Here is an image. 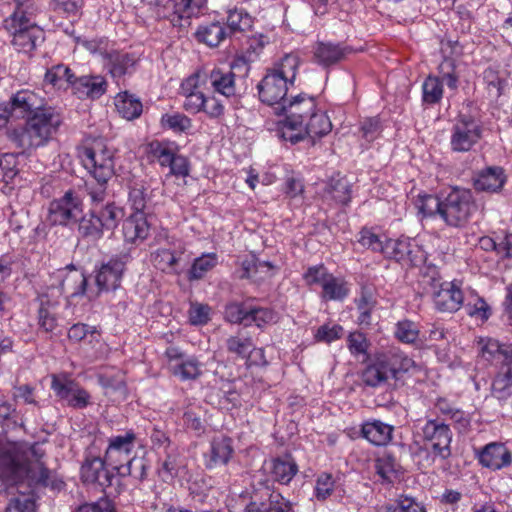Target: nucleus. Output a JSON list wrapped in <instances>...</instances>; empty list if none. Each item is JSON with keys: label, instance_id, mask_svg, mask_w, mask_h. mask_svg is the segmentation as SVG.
Segmentation results:
<instances>
[{"label": "nucleus", "instance_id": "nucleus-1", "mask_svg": "<svg viewBox=\"0 0 512 512\" xmlns=\"http://www.w3.org/2000/svg\"><path fill=\"white\" fill-rule=\"evenodd\" d=\"M16 119H26L23 125L7 131L8 140L21 153L31 154L45 146L62 124L61 114L47 106L45 99L32 90L17 91L10 98Z\"/></svg>", "mask_w": 512, "mask_h": 512}, {"label": "nucleus", "instance_id": "nucleus-2", "mask_svg": "<svg viewBox=\"0 0 512 512\" xmlns=\"http://www.w3.org/2000/svg\"><path fill=\"white\" fill-rule=\"evenodd\" d=\"M44 452L38 444L8 443L0 446V480L7 485L27 484L29 488L60 490L64 483L41 461Z\"/></svg>", "mask_w": 512, "mask_h": 512}, {"label": "nucleus", "instance_id": "nucleus-3", "mask_svg": "<svg viewBox=\"0 0 512 512\" xmlns=\"http://www.w3.org/2000/svg\"><path fill=\"white\" fill-rule=\"evenodd\" d=\"M15 8L3 26L12 37L11 44L19 53L30 55L44 41V31L37 25L38 0H13Z\"/></svg>", "mask_w": 512, "mask_h": 512}, {"label": "nucleus", "instance_id": "nucleus-4", "mask_svg": "<svg viewBox=\"0 0 512 512\" xmlns=\"http://www.w3.org/2000/svg\"><path fill=\"white\" fill-rule=\"evenodd\" d=\"M415 362L406 354L396 350H390L376 355L375 359L361 372L360 378L365 386L376 388L385 384L389 385L394 380L393 389L403 385V375L407 373Z\"/></svg>", "mask_w": 512, "mask_h": 512}, {"label": "nucleus", "instance_id": "nucleus-5", "mask_svg": "<svg viewBox=\"0 0 512 512\" xmlns=\"http://www.w3.org/2000/svg\"><path fill=\"white\" fill-rule=\"evenodd\" d=\"M479 356L497 369L491 384V394L500 401L512 396V344H500L487 339L479 342Z\"/></svg>", "mask_w": 512, "mask_h": 512}, {"label": "nucleus", "instance_id": "nucleus-6", "mask_svg": "<svg viewBox=\"0 0 512 512\" xmlns=\"http://www.w3.org/2000/svg\"><path fill=\"white\" fill-rule=\"evenodd\" d=\"M476 210L477 205L471 190L453 188L443 198L441 219L450 227L463 228Z\"/></svg>", "mask_w": 512, "mask_h": 512}, {"label": "nucleus", "instance_id": "nucleus-7", "mask_svg": "<svg viewBox=\"0 0 512 512\" xmlns=\"http://www.w3.org/2000/svg\"><path fill=\"white\" fill-rule=\"evenodd\" d=\"M82 162L99 183H107L114 175V150L101 138L94 139L82 151Z\"/></svg>", "mask_w": 512, "mask_h": 512}, {"label": "nucleus", "instance_id": "nucleus-8", "mask_svg": "<svg viewBox=\"0 0 512 512\" xmlns=\"http://www.w3.org/2000/svg\"><path fill=\"white\" fill-rule=\"evenodd\" d=\"M383 255L407 267L421 266L427 258L422 247L410 238L385 239Z\"/></svg>", "mask_w": 512, "mask_h": 512}, {"label": "nucleus", "instance_id": "nucleus-9", "mask_svg": "<svg viewBox=\"0 0 512 512\" xmlns=\"http://www.w3.org/2000/svg\"><path fill=\"white\" fill-rule=\"evenodd\" d=\"M83 204L81 199L72 190L65 192L60 198L50 202L48 208V221L52 225L68 226L78 221L82 215Z\"/></svg>", "mask_w": 512, "mask_h": 512}, {"label": "nucleus", "instance_id": "nucleus-10", "mask_svg": "<svg viewBox=\"0 0 512 512\" xmlns=\"http://www.w3.org/2000/svg\"><path fill=\"white\" fill-rule=\"evenodd\" d=\"M423 439L434 457L445 460L451 456L452 431L438 419H429L422 428Z\"/></svg>", "mask_w": 512, "mask_h": 512}, {"label": "nucleus", "instance_id": "nucleus-11", "mask_svg": "<svg viewBox=\"0 0 512 512\" xmlns=\"http://www.w3.org/2000/svg\"><path fill=\"white\" fill-rule=\"evenodd\" d=\"M356 50L346 42L316 41L312 46V61L323 69H331L348 60Z\"/></svg>", "mask_w": 512, "mask_h": 512}, {"label": "nucleus", "instance_id": "nucleus-12", "mask_svg": "<svg viewBox=\"0 0 512 512\" xmlns=\"http://www.w3.org/2000/svg\"><path fill=\"white\" fill-rule=\"evenodd\" d=\"M132 260L129 250H123L102 263L96 272V285L101 291L116 290L123 278L126 265Z\"/></svg>", "mask_w": 512, "mask_h": 512}, {"label": "nucleus", "instance_id": "nucleus-13", "mask_svg": "<svg viewBox=\"0 0 512 512\" xmlns=\"http://www.w3.org/2000/svg\"><path fill=\"white\" fill-rule=\"evenodd\" d=\"M280 108L286 114L282 132L290 134L303 126L304 122L316 110V102L313 97L297 95L283 102Z\"/></svg>", "mask_w": 512, "mask_h": 512}, {"label": "nucleus", "instance_id": "nucleus-14", "mask_svg": "<svg viewBox=\"0 0 512 512\" xmlns=\"http://www.w3.org/2000/svg\"><path fill=\"white\" fill-rule=\"evenodd\" d=\"M51 388L68 407L84 409L90 404V394L65 374L52 375Z\"/></svg>", "mask_w": 512, "mask_h": 512}, {"label": "nucleus", "instance_id": "nucleus-15", "mask_svg": "<svg viewBox=\"0 0 512 512\" xmlns=\"http://www.w3.org/2000/svg\"><path fill=\"white\" fill-rule=\"evenodd\" d=\"M136 434L133 430H128L124 434L111 436L108 439L104 457L107 466L113 471H117V467L123 466L132 459L131 453L136 445Z\"/></svg>", "mask_w": 512, "mask_h": 512}, {"label": "nucleus", "instance_id": "nucleus-16", "mask_svg": "<svg viewBox=\"0 0 512 512\" xmlns=\"http://www.w3.org/2000/svg\"><path fill=\"white\" fill-rule=\"evenodd\" d=\"M482 129L471 116H460L451 134V148L456 152L469 151L481 138Z\"/></svg>", "mask_w": 512, "mask_h": 512}, {"label": "nucleus", "instance_id": "nucleus-17", "mask_svg": "<svg viewBox=\"0 0 512 512\" xmlns=\"http://www.w3.org/2000/svg\"><path fill=\"white\" fill-rule=\"evenodd\" d=\"M105 457L101 458L94 455H87L81 465L80 477L83 483L93 484L101 487L103 490L112 485L114 478L113 471L106 468Z\"/></svg>", "mask_w": 512, "mask_h": 512}, {"label": "nucleus", "instance_id": "nucleus-18", "mask_svg": "<svg viewBox=\"0 0 512 512\" xmlns=\"http://www.w3.org/2000/svg\"><path fill=\"white\" fill-rule=\"evenodd\" d=\"M331 129L332 123L329 117L325 113L315 110L304 122L302 127L294 133L288 134L287 132H282V137L295 144L303 140L306 136L312 139L323 137L327 135Z\"/></svg>", "mask_w": 512, "mask_h": 512}, {"label": "nucleus", "instance_id": "nucleus-19", "mask_svg": "<svg viewBox=\"0 0 512 512\" xmlns=\"http://www.w3.org/2000/svg\"><path fill=\"white\" fill-rule=\"evenodd\" d=\"M289 86L288 82L283 80L280 76H276L269 70L262 80L257 84L258 96L262 103L269 106L283 105L288 98H286Z\"/></svg>", "mask_w": 512, "mask_h": 512}, {"label": "nucleus", "instance_id": "nucleus-20", "mask_svg": "<svg viewBox=\"0 0 512 512\" xmlns=\"http://www.w3.org/2000/svg\"><path fill=\"white\" fill-rule=\"evenodd\" d=\"M246 512H295L293 503L282 496L281 493L271 490L268 486L259 495L256 491L251 502L246 507Z\"/></svg>", "mask_w": 512, "mask_h": 512}, {"label": "nucleus", "instance_id": "nucleus-21", "mask_svg": "<svg viewBox=\"0 0 512 512\" xmlns=\"http://www.w3.org/2000/svg\"><path fill=\"white\" fill-rule=\"evenodd\" d=\"M207 0H169L166 9L173 26L183 27L192 17H197L205 8Z\"/></svg>", "mask_w": 512, "mask_h": 512}, {"label": "nucleus", "instance_id": "nucleus-22", "mask_svg": "<svg viewBox=\"0 0 512 512\" xmlns=\"http://www.w3.org/2000/svg\"><path fill=\"white\" fill-rule=\"evenodd\" d=\"M198 73L207 92L211 90L225 98L236 96L235 74L231 70L213 69L209 73Z\"/></svg>", "mask_w": 512, "mask_h": 512}, {"label": "nucleus", "instance_id": "nucleus-23", "mask_svg": "<svg viewBox=\"0 0 512 512\" xmlns=\"http://www.w3.org/2000/svg\"><path fill=\"white\" fill-rule=\"evenodd\" d=\"M138 58L134 53L114 49L109 52L108 57L103 62V67L107 73L118 83L126 75H131L136 70Z\"/></svg>", "mask_w": 512, "mask_h": 512}, {"label": "nucleus", "instance_id": "nucleus-24", "mask_svg": "<svg viewBox=\"0 0 512 512\" xmlns=\"http://www.w3.org/2000/svg\"><path fill=\"white\" fill-rule=\"evenodd\" d=\"M479 463L491 470H500L512 464V453L500 442L485 445L478 453Z\"/></svg>", "mask_w": 512, "mask_h": 512}, {"label": "nucleus", "instance_id": "nucleus-25", "mask_svg": "<svg viewBox=\"0 0 512 512\" xmlns=\"http://www.w3.org/2000/svg\"><path fill=\"white\" fill-rule=\"evenodd\" d=\"M184 253L185 247L183 245H178L174 249L158 248L151 253L150 260L156 269L164 273L180 275L182 272L180 263Z\"/></svg>", "mask_w": 512, "mask_h": 512}, {"label": "nucleus", "instance_id": "nucleus-26", "mask_svg": "<svg viewBox=\"0 0 512 512\" xmlns=\"http://www.w3.org/2000/svg\"><path fill=\"white\" fill-rule=\"evenodd\" d=\"M433 302L438 311L453 313L465 302V294L453 282H445L434 292Z\"/></svg>", "mask_w": 512, "mask_h": 512}, {"label": "nucleus", "instance_id": "nucleus-27", "mask_svg": "<svg viewBox=\"0 0 512 512\" xmlns=\"http://www.w3.org/2000/svg\"><path fill=\"white\" fill-rule=\"evenodd\" d=\"M181 89L185 95L183 107L186 111L192 113L201 112L204 105V98L206 96L204 84L199 76L195 73L188 77L181 85Z\"/></svg>", "mask_w": 512, "mask_h": 512}, {"label": "nucleus", "instance_id": "nucleus-28", "mask_svg": "<svg viewBox=\"0 0 512 512\" xmlns=\"http://www.w3.org/2000/svg\"><path fill=\"white\" fill-rule=\"evenodd\" d=\"M51 280L56 283L57 286L65 288L64 295L67 297H75L83 295L87 287V279L85 275L71 267L69 271L66 269L58 270L52 277Z\"/></svg>", "mask_w": 512, "mask_h": 512}, {"label": "nucleus", "instance_id": "nucleus-29", "mask_svg": "<svg viewBox=\"0 0 512 512\" xmlns=\"http://www.w3.org/2000/svg\"><path fill=\"white\" fill-rule=\"evenodd\" d=\"M107 86L106 79L101 75H84L74 78L72 88L79 98L94 100L106 93Z\"/></svg>", "mask_w": 512, "mask_h": 512}, {"label": "nucleus", "instance_id": "nucleus-30", "mask_svg": "<svg viewBox=\"0 0 512 512\" xmlns=\"http://www.w3.org/2000/svg\"><path fill=\"white\" fill-rule=\"evenodd\" d=\"M124 240L131 244L142 243L150 233V225L146 214L134 212L127 217L122 225Z\"/></svg>", "mask_w": 512, "mask_h": 512}, {"label": "nucleus", "instance_id": "nucleus-31", "mask_svg": "<svg viewBox=\"0 0 512 512\" xmlns=\"http://www.w3.org/2000/svg\"><path fill=\"white\" fill-rule=\"evenodd\" d=\"M506 182V175L502 167H488L474 179V188L478 191L499 192Z\"/></svg>", "mask_w": 512, "mask_h": 512}, {"label": "nucleus", "instance_id": "nucleus-32", "mask_svg": "<svg viewBox=\"0 0 512 512\" xmlns=\"http://www.w3.org/2000/svg\"><path fill=\"white\" fill-rule=\"evenodd\" d=\"M228 35L226 28L219 21L199 25L194 33L198 43L210 48L218 47Z\"/></svg>", "mask_w": 512, "mask_h": 512}, {"label": "nucleus", "instance_id": "nucleus-33", "mask_svg": "<svg viewBox=\"0 0 512 512\" xmlns=\"http://www.w3.org/2000/svg\"><path fill=\"white\" fill-rule=\"evenodd\" d=\"M234 453L232 439L226 436L213 438L206 467L212 469L219 465H226Z\"/></svg>", "mask_w": 512, "mask_h": 512}, {"label": "nucleus", "instance_id": "nucleus-34", "mask_svg": "<svg viewBox=\"0 0 512 512\" xmlns=\"http://www.w3.org/2000/svg\"><path fill=\"white\" fill-rule=\"evenodd\" d=\"M394 427L380 420L367 421L361 428L362 436L376 446L388 444L392 439Z\"/></svg>", "mask_w": 512, "mask_h": 512}, {"label": "nucleus", "instance_id": "nucleus-35", "mask_svg": "<svg viewBox=\"0 0 512 512\" xmlns=\"http://www.w3.org/2000/svg\"><path fill=\"white\" fill-rule=\"evenodd\" d=\"M298 472V465L291 456L278 457L271 461L270 473L274 481L287 485Z\"/></svg>", "mask_w": 512, "mask_h": 512}, {"label": "nucleus", "instance_id": "nucleus-36", "mask_svg": "<svg viewBox=\"0 0 512 512\" xmlns=\"http://www.w3.org/2000/svg\"><path fill=\"white\" fill-rule=\"evenodd\" d=\"M324 193L336 203L347 205L351 200V183L346 177L337 174L331 177L325 187Z\"/></svg>", "mask_w": 512, "mask_h": 512}, {"label": "nucleus", "instance_id": "nucleus-37", "mask_svg": "<svg viewBox=\"0 0 512 512\" xmlns=\"http://www.w3.org/2000/svg\"><path fill=\"white\" fill-rule=\"evenodd\" d=\"M299 66L300 58L298 55L290 53L286 54L279 61L275 62L273 67L269 68L268 70L276 76H280L283 80L293 86Z\"/></svg>", "mask_w": 512, "mask_h": 512}, {"label": "nucleus", "instance_id": "nucleus-38", "mask_svg": "<svg viewBox=\"0 0 512 512\" xmlns=\"http://www.w3.org/2000/svg\"><path fill=\"white\" fill-rule=\"evenodd\" d=\"M115 107L118 113L127 120L138 118L143 111V105L140 99L127 91L117 94L115 97Z\"/></svg>", "mask_w": 512, "mask_h": 512}, {"label": "nucleus", "instance_id": "nucleus-39", "mask_svg": "<svg viewBox=\"0 0 512 512\" xmlns=\"http://www.w3.org/2000/svg\"><path fill=\"white\" fill-rule=\"evenodd\" d=\"M92 210L99 219L103 229L108 231L114 230L124 217L123 208L114 202H107L105 205L93 207Z\"/></svg>", "mask_w": 512, "mask_h": 512}, {"label": "nucleus", "instance_id": "nucleus-40", "mask_svg": "<svg viewBox=\"0 0 512 512\" xmlns=\"http://www.w3.org/2000/svg\"><path fill=\"white\" fill-rule=\"evenodd\" d=\"M349 291L348 283L344 279L330 273L323 283L321 297L326 301H342L348 296Z\"/></svg>", "mask_w": 512, "mask_h": 512}, {"label": "nucleus", "instance_id": "nucleus-41", "mask_svg": "<svg viewBox=\"0 0 512 512\" xmlns=\"http://www.w3.org/2000/svg\"><path fill=\"white\" fill-rule=\"evenodd\" d=\"M75 75L69 67L58 64L52 66L45 73L44 84L51 85L53 88L62 89L68 85L73 86Z\"/></svg>", "mask_w": 512, "mask_h": 512}, {"label": "nucleus", "instance_id": "nucleus-42", "mask_svg": "<svg viewBox=\"0 0 512 512\" xmlns=\"http://www.w3.org/2000/svg\"><path fill=\"white\" fill-rule=\"evenodd\" d=\"M78 221V234L82 238L96 241L103 236L104 229L92 209L89 214L81 215Z\"/></svg>", "mask_w": 512, "mask_h": 512}, {"label": "nucleus", "instance_id": "nucleus-43", "mask_svg": "<svg viewBox=\"0 0 512 512\" xmlns=\"http://www.w3.org/2000/svg\"><path fill=\"white\" fill-rule=\"evenodd\" d=\"M375 471L383 481L392 483L401 473V466L393 455L384 454L375 460Z\"/></svg>", "mask_w": 512, "mask_h": 512}, {"label": "nucleus", "instance_id": "nucleus-44", "mask_svg": "<svg viewBox=\"0 0 512 512\" xmlns=\"http://www.w3.org/2000/svg\"><path fill=\"white\" fill-rule=\"evenodd\" d=\"M278 321L277 313L269 307L250 305L248 308V326L254 324L259 329H264Z\"/></svg>", "mask_w": 512, "mask_h": 512}, {"label": "nucleus", "instance_id": "nucleus-45", "mask_svg": "<svg viewBox=\"0 0 512 512\" xmlns=\"http://www.w3.org/2000/svg\"><path fill=\"white\" fill-rule=\"evenodd\" d=\"M226 349L237 358L248 359L254 349V343L250 336L239 332L226 340Z\"/></svg>", "mask_w": 512, "mask_h": 512}, {"label": "nucleus", "instance_id": "nucleus-46", "mask_svg": "<svg viewBox=\"0 0 512 512\" xmlns=\"http://www.w3.org/2000/svg\"><path fill=\"white\" fill-rule=\"evenodd\" d=\"M253 25L251 15L243 8L234 7L227 11V26L230 34L245 32Z\"/></svg>", "mask_w": 512, "mask_h": 512}, {"label": "nucleus", "instance_id": "nucleus-47", "mask_svg": "<svg viewBox=\"0 0 512 512\" xmlns=\"http://www.w3.org/2000/svg\"><path fill=\"white\" fill-rule=\"evenodd\" d=\"M443 84L439 77L429 75L422 84V102L432 106L438 104L443 97Z\"/></svg>", "mask_w": 512, "mask_h": 512}, {"label": "nucleus", "instance_id": "nucleus-48", "mask_svg": "<svg viewBox=\"0 0 512 512\" xmlns=\"http://www.w3.org/2000/svg\"><path fill=\"white\" fill-rule=\"evenodd\" d=\"M161 127L176 134L187 133L192 128V120L183 113H165L160 119Z\"/></svg>", "mask_w": 512, "mask_h": 512}, {"label": "nucleus", "instance_id": "nucleus-49", "mask_svg": "<svg viewBox=\"0 0 512 512\" xmlns=\"http://www.w3.org/2000/svg\"><path fill=\"white\" fill-rule=\"evenodd\" d=\"M172 373L181 380H195L201 375V364L195 357L171 364Z\"/></svg>", "mask_w": 512, "mask_h": 512}, {"label": "nucleus", "instance_id": "nucleus-50", "mask_svg": "<svg viewBox=\"0 0 512 512\" xmlns=\"http://www.w3.org/2000/svg\"><path fill=\"white\" fill-rule=\"evenodd\" d=\"M148 465L142 457H132L123 466L117 467V475L119 477L130 476L140 482L144 481L147 477Z\"/></svg>", "mask_w": 512, "mask_h": 512}, {"label": "nucleus", "instance_id": "nucleus-51", "mask_svg": "<svg viewBox=\"0 0 512 512\" xmlns=\"http://www.w3.org/2000/svg\"><path fill=\"white\" fill-rule=\"evenodd\" d=\"M217 264V256L215 253L203 254L196 258L188 271L189 281L202 279Z\"/></svg>", "mask_w": 512, "mask_h": 512}, {"label": "nucleus", "instance_id": "nucleus-52", "mask_svg": "<svg viewBox=\"0 0 512 512\" xmlns=\"http://www.w3.org/2000/svg\"><path fill=\"white\" fill-rule=\"evenodd\" d=\"M357 309L359 311L358 323L362 326L371 324V312L376 305L373 294L366 288L361 290L360 296L355 299Z\"/></svg>", "mask_w": 512, "mask_h": 512}, {"label": "nucleus", "instance_id": "nucleus-53", "mask_svg": "<svg viewBox=\"0 0 512 512\" xmlns=\"http://www.w3.org/2000/svg\"><path fill=\"white\" fill-rule=\"evenodd\" d=\"M469 316H476L482 320H487L490 316V309L485 300L473 292L465 294V302L462 306Z\"/></svg>", "mask_w": 512, "mask_h": 512}, {"label": "nucleus", "instance_id": "nucleus-54", "mask_svg": "<svg viewBox=\"0 0 512 512\" xmlns=\"http://www.w3.org/2000/svg\"><path fill=\"white\" fill-rule=\"evenodd\" d=\"M249 307L248 301L241 303L236 301L229 302L225 306L224 318L229 323L248 327L247 315Z\"/></svg>", "mask_w": 512, "mask_h": 512}, {"label": "nucleus", "instance_id": "nucleus-55", "mask_svg": "<svg viewBox=\"0 0 512 512\" xmlns=\"http://www.w3.org/2000/svg\"><path fill=\"white\" fill-rule=\"evenodd\" d=\"M416 207L424 217L440 216L443 210V198L432 194L419 195Z\"/></svg>", "mask_w": 512, "mask_h": 512}, {"label": "nucleus", "instance_id": "nucleus-56", "mask_svg": "<svg viewBox=\"0 0 512 512\" xmlns=\"http://www.w3.org/2000/svg\"><path fill=\"white\" fill-rule=\"evenodd\" d=\"M65 288L62 286H57L53 280L51 283L45 288L43 292L38 295V300L40 303L39 308H44L46 310H53L60 304V299L64 296Z\"/></svg>", "mask_w": 512, "mask_h": 512}, {"label": "nucleus", "instance_id": "nucleus-57", "mask_svg": "<svg viewBox=\"0 0 512 512\" xmlns=\"http://www.w3.org/2000/svg\"><path fill=\"white\" fill-rule=\"evenodd\" d=\"M385 239L387 238L384 237V239H382V237L376 234L372 229L365 227L358 233L357 242L366 249L384 254Z\"/></svg>", "mask_w": 512, "mask_h": 512}, {"label": "nucleus", "instance_id": "nucleus-58", "mask_svg": "<svg viewBox=\"0 0 512 512\" xmlns=\"http://www.w3.org/2000/svg\"><path fill=\"white\" fill-rule=\"evenodd\" d=\"M150 151L153 157L157 159L158 163L161 166L166 167L171 163V160L177 151V147L173 146L169 142L154 141L150 144Z\"/></svg>", "mask_w": 512, "mask_h": 512}, {"label": "nucleus", "instance_id": "nucleus-59", "mask_svg": "<svg viewBox=\"0 0 512 512\" xmlns=\"http://www.w3.org/2000/svg\"><path fill=\"white\" fill-rule=\"evenodd\" d=\"M211 307L208 304L191 302L188 310L189 321L192 325H205L210 321Z\"/></svg>", "mask_w": 512, "mask_h": 512}, {"label": "nucleus", "instance_id": "nucleus-60", "mask_svg": "<svg viewBox=\"0 0 512 512\" xmlns=\"http://www.w3.org/2000/svg\"><path fill=\"white\" fill-rule=\"evenodd\" d=\"M419 335L417 325L409 320L399 321L396 325L395 336L403 343H414Z\"/></svg>", "mask_w": 512, "mask_h": 512}, {"label": "nucleus", "instance_id": "nucleus-61", "mask_svg": "<svg viewBox=\"0 0 512 512\" xmlns=\"http://www.w3.org/2000/svg\"><path fill=\"white\" fill-rule=\"evenodd\" d=\"M335 481L333 476L328 473H321L316 480L314 495L319 501H324L334 491Z\"/></svg>", "mask_w": 512, "mask_h": 512}, {"label": "nucleus", "instance_id": "nucleus-62", "mask_svg": "<svg viewBox=\"0 0 512 512\" xmlns=\"http://www.w3.org/2000/svg\"><path fill=\"white\" fill-rule=\"evenodd\" d=\"M184 426L187 430L193 432L196 436H201L206 431L204 420L200 413L193 409H187L183 414Z\"/></svg>", "mask_w": 512, "mask_h": 512}, {"label": "nucleus", "instance_id": "nucleus-63", "mask_svg": "<svg viewBox=\"0 0 512 512\" xmlns=\"http://www.w3.org/2000/svg\"><path fill=\"white\" fill-rule=\"evenodd\" d=\"M5 512H35V501L31 495L21 492L19 497L10 500Z\"/></svg>", "mask_w": 512, "mask_h": 512}, {"label": "nucleus", "instance_id": "nucleus-64", "mask_svg": "<svg viewBox=\"0 0 512 512\" xmlns=\"http://www.w3.org/2000/svg\"><path fill=\"white\" fill-rule=\"evenodd\" d=\"M347 345L351 354L358 356L360 354L367 355L370 344L363 333L356 331L349 334L347 338Z\"/></svg>", "mask_w": 512, "mask_h": 512}]
</instances>
